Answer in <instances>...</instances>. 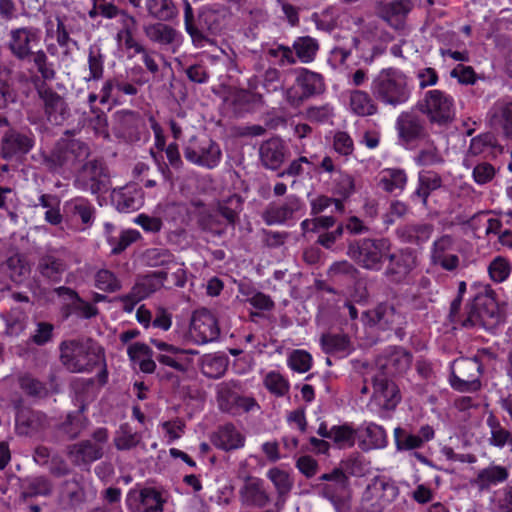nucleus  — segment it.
Instances as JSON below:
<instances>
[{"label": "nucleus", "mask_w": 512, "mask_h": 512, "mask_svg": "<svg viewBox=\"0 0 512 512\" xmlns=\"http://www.w3.org/2000/svg\"><path fill=\"white\" fill-rule=\"evenodd\" d=\"M370 90L378 102L395 108L410 100L413 84L404 71L388 67L381 69L373 77Z\"/></svg>", "instance_id": "f257e3e1"}, {"label": "nucleus", "mask_w": 512, "mask_h": 512, "mask_svg": "<svg viewBox=\"0 0 512 512\" xmlns=\"http://www.w3.org/2000/svg\"><path fill=\"white\" fill-rule=\"evenodd\" d=\"M60 360L72 373L91 372L104 363V350L91 339L66 340L60 344Z\"/></svg>", "instance_id": "f03ea898"}, {"label": "nucleus", "mask_w": 512, "mask_h": 512, "mask_svg": "<svg viewBox=\"0 0 512 512\" xmlns=\"http://www.w3.org/2000/svg\"><path fill=\"white\" fill-rule=\"evenodd\" d=\"M347 253L362 268L379 271L391 256V243L387 238H365L351 243Z\"/></svg>", "instance_id": "7ed1b4c3"}, {"label": "nucleus", "mask_w": 512, "mask_h": 512, "mask_svg": "<svg viewBox=\"0 0 512 512\" xmlns=\"http://www.w3.org/2000/svg\"><path fill=\"white\" fill-rule=\"evenodd\" d=\"M419 109L431 123L439 126L451 123L456 114L454 98L439 89L427 91L419 102Z\"/></svg>", "instance_id": "20e7f679"}, {"label": "nucleus", "mask_w": 512, "mask_h": 512, "mask_svg": "<svg viewBox=\"0 0 512 512\" xmlns=\"http://www.w3.org/2000/svg\"><path fill=\"white\" fill-rule=\"evenodd\" d=\"M399 495L396 484L384 477H376L363 492L361 505L366 512H383Z\"/></svg>", "instance_id": "39448f33"}, {"label": "nucleus", "mask_w": 512, "mask_h": 512, "mask_svg": "<svg viewBox=\"0 0 512 512\" xmlns=\"http://www.w3.org/2000/svg\"><path fill=\"white\" fill-rule=\"evenodd\" d=\"M90 155L88 145L80 140H61L46 159L53 171L72 169L84 162Z\"/></svg>", "instance_id": "423d86ee"}, {"label": "nucleus", "mask_w": 512, "mask_h": 512, "mask_svg": "<svg viewBox=\"0 0 512 512\" xmlns=\"http://www.w3.org/2000/svg\"><path fill=\"white\" fill-rule=\"evenodd\" d=\"M187 161L200 167L213 169L222 159V151L218 143L210 138L191 137L184 147Z\"/></svg>", "instance_id": "0eeeda50"}, {"label": "nucleus", "mask_w": 512, "mask_h": 512, "mask_svg": "<svg viewBox=\"0 0 512 512\" xmlns=\"http://www.w3.org/2000/svg\"><path fill=\"white\" fill-rule=\"evenodd\" d=\"M450 369L449 383L453 389L459 392H472L480 388V364L476 359H457L451 363Z\"/></svg>", "instance_id": "6e6552de"}, {"label": "nucleus", "mask_w": 512, "mask_h": 512, "mask_svg": "<svg viewBox=\"0 0 512 512\" xmlns=\"http://www.w3.org/2000/svg\"><path fill=\"white\" fill-rule=\"evenodd\" d=\"M373 393L368 407L374 412L393 410L400 401L399 389L384 373H378L372 380Z\"/></svg>", "instance_id": "1a4fd4ad"}, {"label": "nucleus", "mask_w": 512, "mask_h": 512, "mask_svg": "<svg viewBox=\"0 0 512 512\" xmlns=\"http://www.w3.org/2000/svg\"><path fill=\"white\" fill-rule=\"evenodd\" d=\"M41 39L42 32L37 27L13 28L8 33L7 46L15 58L26 60L31 57L33 50L39 47Z\"/></svg>", "instance_id": "9d476101"}, {"label": "nucleus", "mask_w": 512, "mask_h": 512, "mask_svg": "<svg viewBox=\"0 0 512 512\" xmlns=\"http://www.w3.org/2000/svg\"><path fill=\"white\" fill-rule=\"evenodd\" d=\"M296 85L286 90V99L291 105H298L304 99L321 93L324 90V81L320 74L306 68L294 70Z\"/></svg>", "instance_id": "9b49d317"}, {"label": "nucleus", "mask_w": 512, "mask_h": 512, "mask_svg": "<svg viewBox=\"0 0 512 512\" xmlns=\"http://www.w3.org/2000/svg\"><path fill=\"white\" fill-rule=\"evenodd\" d=\"M152 345L159 350L157 360L161 365L173 369L175 372L185 374L193 366V356L197 351L181 349L159 339H151Z\"/></svg>", "instance_id": "f8f14e48"}, {"label": "nucleus", "mask_w": 512, "mask_h": 512, "mask_svg": "<svg viewBox=\"0 0 512 512\" xmlns=\"http://www.w3.org/2000/svg\"><path fill=\"white\" fill-rule=\"evenodd\" d=\"M108 440V432L105 428H98L93 433V441L86 440L69 447L68 455L76 465L90 464L103 455L104 446Z\"/></svg>", "instance_id": "ddd939ff"}, {"label": "nucleus", "mask_w": 512, "mask_h": 512, "mask_svg": "<svg viewBox=\"0 0 512 512\" xmlns=\"http://www.w3.org/2000/svg\"><path fill=\"white\" fill-rule=\"evenodd\" d=\"M220 329L215 316L207 309L193 313L188 338L191 342L202 345L218 339Z\"/></svg>", "instance_id": "4468645a"}, {"label": "nucleus", "mask_w": 512, "mask_h": 512, "mask_svg": "<svg viewBox=\"0 0 512 512\" xmlns=\"http://www.w3.org/2000/svg\"><path fill=\"white\" fill-rule=\"evenodd\" d=\"M75 184L84 191L97 194L108 188L109 178L102 162L91 160L86 162L80 170Z\"/></svg>", "instance_id": "2eb2a0df"}, {"label": "nucleus", "mask_w": 512, "mask_h": 512, "mask_svg": "<svg viewBox=\"0 0 512 512\" xmlns=\"http://www.w3.org/2000/svg\"><path fill=\"white\" fill-rule=\"evenodd\" d=\"M326 482L319 486L320 495L328 499L337 509L349 499L348 478L340 470L322 475Z\"/></svg>", "instance_id": "dca6fc26"}, {"label": "nucleus", "mask_w": 512, "mask_h": 512, "mask_svg": "<svg viewBox=\"0 0 512 512\" xmlns=\"http://www.w3.org/2000/svg\"><path fill=\"white\" fill-rule=\"evenodd\" d=\"M459 252L457 241L452 236L443 235L432 245L431 261L444 270L453 271L459 266Z\"/></svg>", "instance_id": "f3484780"}, {"label": "nucleus", "mask_w": 512, "mask_h": 512, "mask_svg": "<svg viewBox=\"0 0 512 512\" xmlns=\"http://www.w3.org/2000/svg\"><path fill=\"white\" fill-rule=\"evenodd\" d=\"M165 278L166 274L162 272H154L141 278L129 294L121 297L123 309L128 313L132 312L138 302L163 286Z\"/></svg>", "instance_id": "a211bd4d"}, {"label": "nucleus", "mask_w": 512, "mask_h": 512, "mask_svg": "<svg viewBox=\"0 0 512 512\" xmlns=\"http://www.w3.org/2000/svg\"><path fill=\"white\" fill-rule=\"evenodd\" d=\"M34 146V138L30 132L21 133L9 130L1 141V155L4 159H12L27 154Z\"/></svg>", "instance_id": "6ab92c4d"}, {"label": "nucleus", "mask_w": 512, "mask_h": 512, "mask_svg": "<svg viewBox=\"0 0 512 512\" xmlns=\"http://www.w3.org/2000/svg\"><path fill=\"white\" fill-rule=\"evenodd\" d=\"M487 117L491 127L512 139V99L497 100L488 111Z\"/></svg>", "instance_id": "aec40b11"}, {"label": "nucleus", "mask_w": 512, "mask_h": 512, "mask_svg": "<svg viewBox=\"0 0 512 512\" xmlns=\"http://www.w3.org/2000/svg\"><path fill=\"white\" fill-rule=\"evenodd\" d=\"M390 265L387 269V275L391 281L400 283L407 280L408 276L417 266V256L411 250H402L398 255L391 252L388 257Z\"/></svg>", "instance_id": "412c9836"}, {"label": "nucleus", "mask_w": 512, "mask_h": 512, "mask_svg": "<svg viewBox=\"0 0 512 512\" xmlns=\"http://www.w3.org/2000/svg\"><path fill=\"white\" fill-rule=\"evenodd\" d=\"M69 252L65 248L54 249L43 256L39 262V271L53 281H59L67 268Z\"/></svg>", "instance_id": "4be33fe9"}, {"label": "nucleus", "mask_w": 512, "mask_h": 512, "mask_svg": "<svg viewBox=\"0 0 512 512\" xmlns=\"http://www.w3.org/2000/svg\"><path fill=\"white\" fill-rule=\"evenodd\" d=\"M303 210L301 201L295 196L287 197L280 205H270L263 214L268 225L283 224Z\"/></svg>", "instance_id": "5701e85b"}, {"label": "nucleus", "mask_w": 512, "mask_h": 512, "mask_svg": "<svg viewBox=\"0 0 512 512\" xmlns=\"http://www.w3.org/2000/svg\"><path fill=\"white\" fill-rule=\"evenodd\" d=\"M360 446L364 450L382 449L388 444L385 429L374 422H363L357 428Z\"/></svg>", "instance_id": "b1692460"}, {"label": "nucleus", "mask_w": 512, "mask_h": 512, "mask_svg": "<svg viewBox=\"0 0 512 512\" xmlns=\"http://www.w3.org/2000/svg\"><path fill=\"white\" fill-rule=\"evenodd\" d=\"M111 197L116 209L125 213L140 209L144 203L143 192L135 185L114 190Z\"/></svg>", "instance_id": "393cba45"}, {"label": "nucleus", "mask_w": 512, "mask_h": 512, "mask_svg": "<svg viewBox=\"0 0 512 512\" xmlns=\"http://www.w3.org/2000/svg\"><path fill=\"white\" fill-rule=\"evenodd\" d=\"M243 504L262 508L269 502L264 481L257 477H248L239 491Z\"/></svg>", "instance_id": "a878e982"}, {"label": "nucleus", "mask_w": 512, "mask_h": 512, "mask_svg": "<svg viewBox=\"0 0 512 512\" xmlns=\"http://www.w3.org/2000/svg\"><path fill=\"white\" fill-rule=\"evenodd\" d=\"M117 22L119 24V30L116 35L118 44L128 51H142V45L134 38V34L137 31L136 19L126 11H121Z\"/></svg>", "instance_id": "bb28decb"}, {"label": "nucleus", "mask_w": 512, "mask_h": 512, "mask_svg": "<svg viewBox=\"0 0 512 512\" xmlns=\"http://www.w3.org/2000/svg\"><path fill=\"white\" fill-rule=\"evenodd\" d=\"M211 441L213 445L223 451H231L244 447L245 436L232 424H226L213 434Z\"/></svg>", "instance_id": "cd10ccee"}, {"label": "nucleus", "mask_w": 512, "mask_h": 512, "mask_svg": "<svg viewBox=\"0 0 512 512\" xmlns=\"http://www.w3.org/2000/svg\"><path fill=\"white\" fill-rule=\"evenodd\" d=\"M376 101L372 93L370 94L367 91L355 89L349 92L348 108L352 114L357 116H373L376 115L379 110Z\"/></svg>", "instance_id": "c85d7f7f"}, {"label": "nucleus", "mask_w": 512, "mask_h": 512, "mask_svg": "<svg viewBox=\"0 0 512 512\" xmlns=\"http://www.w3.org/2000/svg\"><path fill=\"white\" fill-rule=\"evenodd\" d=\"M64 215L71 221L80 219L84 225H91L94 220V207L91 202L83 197H75L65 202Z\"/></svg>", "instance_id": "c756f323"}, {"label": "nucleus", "mask_w": 512, "mask_h": 512, "mask_svg": "<svg viewBox=\"0 0 512 512\" xmlns=\"http://www.w3.org/2000/svg\"><path fill=\"white\" fill-rule=\"evenodd\" d=\"M260 158L265 167L277 169L285 158V144L280 138H271L260 146Z\"/></svg>", "instance_id": "7c9ffc66"}, {"label": "nucleus", "mask_w": 512, "mask_h": 512, "mask_svg": "<svg viewBox=\"0 0 512 512\" xmlns=\"http://www.w3.org/2000/svg\"><path fill=\"white\" fill-rule=\"evenodd\" d=\"M131 362L138 366L144 373H152L156 369V363L153 360V352L144 343L136 342L127 349Z\"/></svg>", "instance_id": "2f4dec72"}, {"label": "nucleus", "mask_w": 512, "mask_h": 512, "mask_svg": "<svg viewBox=\"0 0 512 512\" xmlns=\"http://www.w3.org/2000/svg\"><path fill=\"white\" fill-rule=\"evenodd\" d=\"M104 227L107 241L112 247V252L115 254L124 251L140 237V233L137 230L129 229L120 232L119 235H113L115 227L112 224L105 223Z\"/></svg>", "instance_id": "473e14b6"}, {"label": "nucleus", "mask_w": 512, "mask_h": 512, "mask_svg": "<svg viewBox=\"0 0 512 512\" xmlns=\"http://www.w3.org/2000/svg\"><path fill=\"white\" fill-rule=\"evenodd\" d=\"M321 345L325 353L338 357H345L352 350L348 337L341 334L323 335Z\"/></svg>", "instance_id": "72a5a7b5"}, {"label": "nucleus", "mask_w": 512, "mask_h": 512, "mask_svg": "<svg viewBox=\"0 0 512 512\" xmlns=\"http://www.w3.org/2000/svg\"><path fill=\"white\" fill-rule=\"evenodd\" d=\"M396 129L401 138L412 141L421 135L423 127L414 115L401 113L396 120Z\"/></svg>", "instance_id": "f704fd0d"}, {"label": "nucleus", "mask_w": 512, "mask_h": 512, "mask_svg": "<svg viewBox=\"0 0 512 512\" xmlns=\"http://www.w3.org/2000/svg\"><path fill=\"white\" fill-rule=\"evenodd\" d=\"M509 473L502 466L492 465L479 471L475 480L479 489H487L507 480Z\"/></svg>", "instance_id": "c9c22d12"}, {"label": "nucleus", "mask_w": 512, "mask_h": 512, "mask_svg": "<svg viewBox=\"0 0 512 512\" xmlns=\"http://www.w3.org/2000/svg\"><path fill=\"white\" fill-rule=\"evenodd\" d=\"M135 499L140 501L139 510L142 512H161L164 500L161 493L153 487H146L134 494Z\"/></svg>", "instance_id": "e433bc0d"}, {"label": "nucleus", "mask_w": 512, "mask_h": 512, "mask_svg": "<svg viewBox=\"0 0 512 512\" xmlns=\"http://www.w3.org/2000/svg\"><path fill=\"white\" fill-rule=\"evenodd\" d=\"M433 233V226L427 223L405 225L398 229V235L405 242L423 243L426 242Z\"/></svg>", "instance_id": "4c0bfd02"}, {"label": "nucleus", "mask_w": 512, "mask_h": 512, "mask_svg": "<svg viewBox=\"0 0 512 512\" xmlns=\"http://www.w3.org/2000/svg\"><path fill=\"white\" fill-rule=\"evenodd\" d=\"M442 185L441 177L432 171H421L418 178V187L414 192V197L421 199L423 203H426L430 193Z\"/></svg>", "instance_id": "58836bf2"}, {"label": "nucleus", "mask_w": 512, "mask_h": 512, "mask_svg": "<svg viewBox=\"0 0 512 512\" xmlns=\"http://www.w3.org/2000/svg\"><path fill=\"white\" fill-rule=\"evenodd\" d=\"M229 359L224 354H210L202 361V373L209 378H220L227 370Z\"/></svg>", "instance_id": "ea45409f"}, {"label": "nucleus", "mask_w": 512, "mask_h": 512, "mask_svg": "<svg viewBox=\"0 0 512 512\" xmlns=\"http://www.w3.org/2000/svg\"><path fill=\"white\" fill-rule=\"evenodd\" d=\"M145 34L151 41L160 45L172 44L176 41L178 36L175 29L163 23H155L146 26Z\"/></svg>", "instance_id": "a19ab883"}, {"label": "nucleus", "mask_w": 512, "mask_h": 512, "mask_svg": "<svg viewBox=\"0 0 512 512\" xmlns=\"http://www.w3.org/2000/svg\"><path fill=\"white\" fill-rule=\"evenodd\" d=\"M148 14L159 20L167 21L177 16V8L172 0H146Z\"/></svg>", "instance_id": "79ce46f5"}, {"label": "nucleus", "mask_w": 512, "mask_h": 512, "mask_svg": "<svg viewBox=\"0 0 512 512\" xmlns=\"http://www.w3.org/2000/svg\"><path fill=\"white\" fill-rule=\"evenodd\" d=\"M410 10L411 3L409 0H395L384 7L383 14L390 25L398 27Z\"/></svg>", "instance_id": "37998d69"}, {"label": "nucleus", "mask_w": 512, "mask_h": 512, "mask_svg": "<svg viewBox=\"0 0 512 512\" xmlns=\"http://www.w3.org/2000/svg\"><path fill=\"white\" fill-rule=\"evenodd\" d=\"M375 324L383 328H391L402 323L403 317L395 308L388 304H379L373 311Z\"/></svg>", "instance_id": "c03bdc74"}, {"label": "nucleus", "mask_w": 512, "mask_h": 512, "mask_svg": "<svg viewBox=\"0 0 512 512\" xmlns=\"http://www.w3.org/2000/svg\"><path fill=\"white\" fill-rule=\"evenodd\" d=\"M356 436H358L357 429L350 424L334 425L329 429V439L340 448L352 447Z\"/></svg>", "instance_id": "a18cd8bd"}, {"label": "nucleus", "mask_w": 512, "mask_h": 512, "mask_svg": "<svg viewBox=\"0 0 512 512\" xmlns=\"http://www.w3.org/2000/svg\"><path fill=\"white\" fill-rule=\"evenodd\" d=\"M407 182V175L404 170L397 168L385 169L381 173L380 184L387 192L403 190Z\"/></svg>", "instance_id": "49530a36"}, {"label": "nucleus", "mask_w": 512, "mask_h": 512, "mask_svg": "<svg viewBox=\"0 0 512 512\" xmlns=\"http://www.w3.org/2000/svg\"><path fill=\"white\" fill-rule=\"evenodd\" d=\"M293 48L302 63H310L314 60L319 45L316 39L310 36H303L298 37L294 41Z\"/></svg>", "instance_id": "de8ad7c7"}, {"label": "nucleus", "mask_w": 512, "mask_h": 512, "mask_svg": "<svg viewBox=\"0 0 512 512\" xmlns=\"http://www.w3.org/2000/svg\"><path fill=\"white\" fill-rule=\"evenodd\" d=\"M18 384L23 392L32 397L43 398L49 394L46 384L36 379L30 373L20 374L18 376Z\"/></svg>", "instance_id": "09e8293b"}, {"label": "nucleus", "mask_w": 512, "mask_h": 512, "mask_svg": "<svg viewBox=\"0 0 512 512\" xmlns=\"http://www.w3.org/2000/svg\"><path fill=\"white\" fill-rule=\"evenodd\" d=\"M263 384L265 388L276 397L286 395L290 389L288 379L277 371L268 372L263 379Z\"/></svg>", "instance_id": "8fccbe9b"}, {"label": "nucleus", "mask_w": 512, "mask_h": 512, "mask_svg": "<svg viewBox=\"0 0 512 512\" xmlns=\"http://www.w3.org/2000/svg\"><path fill=\"white\" fill-rule=\"evenodd\" d=\"M412 362V355L402 348H393L385 365L390 373H400L407 370Z\"/></svg>", "instance_id": "3c124183"}, {"label": "nucleus", "mask_w": 512, "mask_h": 512, "mask_svg": "<svg viewBox=\"0 0 512 512\" xmlns=\"http://www.w3.org/2000/svg\"><path fill=\"white\" fill-rule=\"evenodd\" d=\"M28 316L26 313L19 309L15 308L10 311V313L5 318V332L9 336H19L27 326Z\"/></svg>", "instance_id": "603ef678"}, {"label": "nucleus", "mask_w": 512, "mask_h": 512, "mask_svg": "<svg viewBox=\"0 0 512 512\" xmlns=\"http://www.w3.org/2000/svg\"><path fill=\"white\" fill-rule=\"evenodd\" d=\"M57 292L60 296H67L72 300L74 307L84 318H91L97 314V307L81 299L75 291L66 287H60L57 289Z\"/></svg>", "instance_id": "864d4df0"}, {"label": "nucleus", "mask_w": 512, "mask_h": 512, "mask_svg": "<svg viewBox=\"0 0 512 512\" xmlns=\"http://www.w3.org/2000/svg\"><path fill=\"white\" fill-rule=\"evenodd\" d=\"M140 441V436L134 432L129 424L120 426L114 437V443L119 450H128L135 447Z\"/></svg>", "instance_id": "5fc2aeb1"}, {"label": "nucleus", "mask_w": 512, "mask_h": 512, "mask_svg": "<svg viewBox=\"0 0 512 512\" xmlns=\"http://www.w3.org/2000/svg\"><path fill=\"white\" fill-rule=\"evenodd\" d=\"M64 101L56 93H49L45 97V112L48 120L53 124H59L63 119Z\"/></svg>", "instance_id": "6e6d98bb"}, {"label": "nucleus", "mask_w": 512, "mask_h": 512, "mask_svg": "<svg viewBox=\"0 0 512 512\" xmlns=\"http://www.w3.org/2000/svg\"><path fill=\"white\" fill-rule=\"evenodd\" d=\"M488 273L492 281L502 283L511 273V264L506 258L498 256L489 264Z\"/></svg>", "instance_id": "4d7b16f0"}, {"label": "nucleus", "mask_w": 512, "mask_h": 512, "mask_svg": "<svg viewBox=\"0 0 512 512\" xmlns=\"http://www.w3.org/2000/svg\"><path fill=\"white\" fill-rule=\"evenodd\" d=\"M287 364L290 369L298 373H305L312 366V356L305 350H294L290 353Z\"/></svg>", "instance_id": "13d9d810"}, {"label": "nucleus", "mask_w": 512, "mask_h": 512, "mask_svg": "<svg viewBox=\"0 0 512 512\" xmlns=\"http://www.w3.org/2000/svg\"><path fill=\"white\" fill-rule=\"evenodd\" d=\"M95 286L105 292H115L121 287L114 273L107 269H101L96 273Z\"/></svg>", "instance_id": "bf43d9fd"}, {"label": "nucleus", "mask_w": 512, "mask_h": 512, "mask_svg": "<svg viewBox=\"0 0 512 512\" xmlns=\"http://www.w3.org/2000/svg\"><path fill=\"white\" fill-rule=\"evenodd\" d=\"M333 117L334 108L330 104L313 106L306 111V118L311 122L319 124L332 123Z\"/></svg>", "instance_id": "052dcab7"}, {"label": "nucleus", "mask_w": 512, "mask_h": 512, "mask_svg": "<svg viewBox=\"0 0 512 512\" xmlns=\"http://www.w3.org/2000/svg\"><path fill=\"white\" fill-rule=\"evenodd\" d=\"M395 442L399 449L411 450L421 448L424 444L418 434H411L401 428L394 430Z\"/></svg>", "instance_id": "680f3d73"}, {"label": "nucleus", "mask_w": 512, "mask_h": 512, "mask_svg": "<svg viewBox=\"0 0 512 512\" xmlns=\"http://www.w3.org/2000/svg\"><path fill=\"white\" fill-rule=\"evenodd\" d=\"M415 160L419 165L430 166L441 163L443 158L437 147L433 143H428L419 150Z\"/></svg>", "instance_id": "e2e57ef3"}, {"label": "nucleus", "mask_w": 512, "mask_h": 512, "mask_svg": "<svg viewBox=\"0 0 512 512\" xmlns=\"http://www.w3.org/2000/svg\"><path fill=\"white\" fill-rule=\"evenodd\" d=\"M334 150L343 156H349L354 151V141L345 131H336L333 136Z\"/></svg>", "instance_id": "0e129e2a"}, {"label": "nucleus", "mask_w": 512, "mask_h": 512, "mask_svg": "<svg viewBox=\"0 0 512 512\" xmlns=\"http://www.w3.org/2000/svg\"><path fill=\"white\" fill-rule=\"evenodd\" d=\"M267 476L279 494H285L291 489L292 482L287 472L275 467L267 472Z\"/></svg>", "instance_id": "69168bd1"}, {"label": "nucleus", "mask_w": 512, "mask_h": 512, "mask_svg": "<svg viewBox=\"0 0 512 512\" xmlns=\"http://www.w3.org/2000/svg\"><path fill=\"white\" fill-rule=\"evenodd\" d=\"M242 294L246 296L245 301L259 310H271L274 307V302L270 296L258 291H244Z\"/></svg>", "instance_id": "338daca9"}, {"label": "nucleus", "mask_w": 512, "mask_h": 512, "mask_svg": "<svg viewBox=\"0 0 512 512\" xmlns=\"http://www.w3.org/2000/svg\"><path fill=\"white\" fill-rule=\"evenodd\" d=\"M493 503L500 512H512V485L495 492Z\"/></svg>", "instance_id": "774afa93"}]
</instances>
